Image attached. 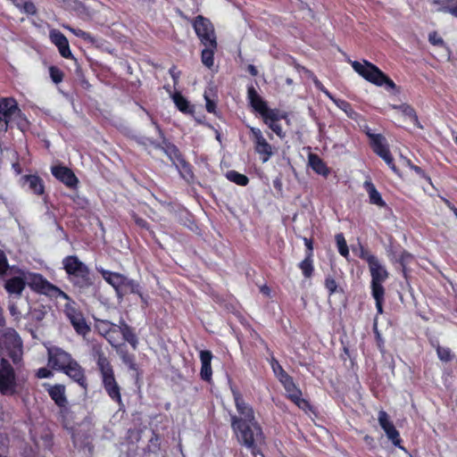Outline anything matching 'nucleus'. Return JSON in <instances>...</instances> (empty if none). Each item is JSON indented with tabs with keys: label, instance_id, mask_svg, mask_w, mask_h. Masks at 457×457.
Returning a JSON list of instances; mask_svg holds the SVG:
<instances>
[{
	"label": "nucleus",
	"instance_id": "nucleus-1",
	"mask_svg": "<svg viewBox=\"0 0 457 457\" xmlns=\"http://www.w3.org/2000/svg\"><path fill=\"white\" fill-rule=\"evenodd\" d=\"M237 413L230 415V427L238 442L253 456L262 454L260 445L265 440L262 428L255 417L253 407L237 387H230Z\"/></svg>",
	"mask_w": 457,
	"mask_h": 457
},
{
	"label": "nucleus",
	"instance_id": "nucleus-2",
	"mask_svg": "<svg viewBox=\"0 0 457 457\" xmlns=\"http://www.w3.org/2000/svg\"><path fill=\"white\" fill-rule=\"evenodd\" d=\"M91 355L96 363L102 386L106 395L118 405H123L121 387L116 379L113 366L103 350L102 345L99 344L93 345Z\"/></svg>",
	"mask_w": 457,
	"mask_h": 457
},
{
	"label": "nucleus",
	"instance_id": "nucleus-3",
	"mask_svg": "<svg viewBox=\"0 0 457 457\" xmlns=\"http://www.w3.org/2000/svg\"><path fill=\"white\" fill-rule=\"evenodd\" d=\"M247 99L253 110L260 114L263 123L278 137L284 138L286 134L279 121L286 119L287 114L277 108H270L253 86L247 88Z\"/></svg>",
	"mask_w": 457,
	"mask_h": 457
},
{
	"label": "nucleus",
	"instance_id": "nucleus-4",
	"mask_svg": "<svg viewBox=\"0 0 457 457\" xmlns=\"http://www.w3.org/2000/svg\"><path fill=\"white\" fill-rule=\"evenodd\" d=\"M63 270L69 281L79 289H87L94 285L89 268L77 255H68L62 259Z\"/></svg>",
	"mask_w": 457,
	"mask_h": 457
},
{
	"label": "nucleus",
	"instance_id": "nucleus-5",
	"mask_svg": "<svg viewBox=\"0 0 457 457\" xmlns=\"http://www.w3.org/2000/svg\"><path fill=\"white\" fill-rule=\"evenodd\" d=\"M351 65L355 72H357L365 80L378 86H385L386 89L396 90V84L386 73H384L378 66L369 61L364 60L363 62L353 61Z\"/></svg>",
	"mask_w": 457,
	"mask_h": 457
},
{
	"label": "nucleus",
	"instance_id": "nucleus-6",
	"mask_svg": "<svg viewBox=\"0 0 457 457\" xmlns=\"http://www.w3.org/2000/svg\"><path fill=\"white\" fill-rule=\"evenodd\" d=\"M359 257L368 263L370 273L371 291H385L383 283L389 278V272L380 260L370 253V251L361 245Z\"/></svg>",
	"mask_w": 457,
	"mask_h": 457
},
{
	"label": "nucleus",
	"instance_id": "nucleus-7",
	"mask_svg": "<svg viewBox=\"0 0 457 457\" xmlns=\"http://www.w3.org/2000/svg\"><path fill=\"white\" fill-rule=\"evenodd\" d=\"M28 285L36 293L43 294L49 297L69 299L68 294L49 282L42 274L30 273Z\"/></svg>",
	"mask_w": 457,
	"mask_h": 457
},
{
	"label": "nucleus",
	"instance_id": "nucleus-8",
	"mask_svg": "<svg viewBox=\"0 0 457 457\" xmlns=\"http://www.w3.org/2000/svg\"><path fill=\"white\" fill-rule=\"evenodd\" d=\"M64 304L63 312L74 328L75 331L81 336H86L90 331V327L87 325L81 311L79 309L77 303L69 295V299Z\"/></svg>",
	"mask_w": 457,
	"mask_h": 457
},
{
	"label": "nucleus",
	"instance_id": "nucleus-9",
	"mask_svg": "<svg viewBox=\"0 0 457 457\" xmlns=\"http://www.w3.org/2000/svg\"><path fill=\"white\" fill-rule=\"evenodd\" d=\"M249 129V137L253 144L254 152L259 155L262 163L267 162L274 154V146L270 144L262 131L256 127H247Z\"/></svg>",
	"mask_w": 457,
	"mask_h": 457
},
{
	"label": "nucleus",
	"instance_id": "nucleus-10",
	"mask_svg": "<svg viewBox=\"0 0 457 457\" xmlns=\"http://www.w3.org/2000/svg\"><path fill=\"white\" fill-rule=\"evenodd\" d=\"M16 373L5 358L0 360V393L3 395H12L16 393Z\"/></svg>",
	"mask_w": 457,
	"mask_h": 457
},
{
	"label": "nucleus",
	"instance_id": "nucleus-11",
	"mask_svg": "<svg viewBox=\"0 0 457 457\" xmlns=\"http://www.w3.org/2000/svg\"><path fill=\"white\" fill-rule=\"evenodd\" d=\"M192 25L195 34L204 46L214 47L218 45L214 27L209 19L198 15L194 19Z\"/></svg>",
	"mask_w": 457,
	"mask_h": 457
},
{
	"label": "nucleus",
	"instance_id": "nucleus-12",
	"mask_svg": "<svg viewBox=\"0 0 457 457\" xmlns=\"http://www.w3.org/2000/svg\"><path fill=\"white\" fill-rule=\"evenodd\" d=\"M145 112L149 116L152 125L154 127L160 138L162 139V143H159L160 146L157 147L156 149L163 151V153L170 158L172 163L176 164L180 161V159L184 158L183 154H181L180 150L176 145L170 142L166 138L162 129L161 128L160 124L156 121V120L153 117V115L150 114L149 112H147L146 110H145Z\"/></svg>",
	"mask_w": 457,
	"mask_h": 457
},
{
	"label": "nucleus",
	"instance_id": "nucleus-13",
	"mask_svg": "<svg viewBox=\"0 0 457 457\" xmlns=\"http://www.w3.org/2000/svg\"><path fill=\"white\" fill-rule=\"evenodd\" d=\"M20 111L18 103L13 97L0 99V132L8 131L10 123Z\"/></svg>",
	"mask_w": 457,
	"mask_h": 457
},
{
	"label": "nucleus",
	"instance_id": "nucleus-14",
	"mask_svg": "<svg viewBox=\"0 0 457 457\" xmlns=\"http://www.w3.org/2000/svg\"><path fill=\"white\" fill-rule=\"evenodd\" d=\"M74 360L72 355L59 346L47 348V365L54 370L62 371Z\"/></svg>",
	"mask_w": 457,
	"mask_h": 457
},
{
	"label": "nucleus",
	"instance_id": "nucleus-15",
	"mask_svg": "<svg viewBox=\"0 0 457 457\" xmlns=\"http://www.w3.org/2000/svg\"><path fill=\"white\" fill-rule=\"evenodd\" d=\"M52 175L66 187L77 190L79 188V180L74 171L62 164L51 166Z\"/></svg>",
	"mask_w": 457,
	"mask_h": 457
},
{
	"label": "nucleus",
	"instance_id": "nucleus-16",
	"mask_svg": "<svg viewBox=\"0 0 457 457\" xmlns=\"http://www.w3.org/2000/svg\"><path fill=\"white\" fill-rule=\"evenodd\" d=\"M81 388L87 390L88 386L85 369L75 359L62 371Z\"/></svg>",
	"mask_w": 457,
	"mask_h": 457
},
{
	"label": "nucleus",
	"instance_id": "nucleus-17",
	"mask_svg": "<svg viewBox=\"0 0 457 457\" xmlns=\"http://www.w3.org/2000/svg\"><path fill=\"white\" fill-rule=\"evenodd\" d=\"M6 349L8 356L13 363L17 364L21 361L22 341L19 334L13 330L6 336Z\"/></svg>",
	"mask_w": 457,
	"mask_h": 457
},
{
	"label": "nucleus",
	"instance_id": "nucleus-18",
	"mask_svg": "<svg viewBox=\"0 0 457 457\" xmlns=\"http://www.w3.org/2000/svg\"><path fill=\"white\" fill-rule=\"evenodd\" d=\"M46 391L50 398L60 408L61 412L68 411L69 402L66 396V387L62 384L47 385Z\"/></svg>",
	"mask_w": 457,
	"mask_h": 457
},
{
	"label": "nucleus",
	"instance_id": "nucleus-19",
	"mask_svg": "<svg viewBox=\"0 0 457 457\" xmlns=\"http://www.w3.org/2000/svg\"><path fill=\"white\" fill-rule=\"evenodd\" d=\"M96 270L104 279V281L113 287L116 295L118 296L120 292H121V287L127 276L120 272L105 270L102 267L96 268Z\"/></svg>",
	"mask_w": 457,
	"mask_h": 457
},
{
	"label": "nucleus",
	"instance_id": "nucleus-20",
	"mask_svg": "<svg viewBox=\"0 0 457 457\" xmlns=\"http://www.w3.org/2000/svg\"><path fill=\"white\" fill-rule=\"evenodd\" d=\"M51 42L58 48L60 54L65 59H73L67 37L59 30L50 32Z\"/></svg>",
	"mask_w": 457,
	"mask_h": 457
},
{
	"label": "nucleus",
	"instance_id": "nucleus-21",
	"mask_svg": "<svg viewBox=\"0 0 457 457\" xmlns=\"http://www.w3.org/2000/svg\"><path fill=\"white\" fill-rule=\"evenodd\" d=\"M366 135L370 139V145L373 152L380 158L384 154L390 152L386 137L382 134H375L370 129L366 131Z\"/></svg>",
	"mask_w": 457,
	"mask_h": 457
},
{
	"label": "nucleus",
	"instance_id": "nucleus-22",
	"mask_svg": "<svg viewBox=\"0 0 457 457\" xmlns=\"http://www.w3.org/2000/svg\"><path fill=\"white\" fill-rule=\"evenodd\" d=\"M199 357L201 361L200 378L205 382H211L212 379V353L209 350H203L200 352Z\"/></svg>",
	"mask_w": 457,
	"mask_h": 457
},
{
	"label": "nucleus",
	"instance_id": "nucleus-23",
	"mask_svg": "<svg viewBox=\"0 0 457 457\" xmlns=\"http://www.w3.org/2000/svg\"><path fill=\"white\" fill-rule=\"evenodd\" d=\"M27 282L22 277H12L5 280L4 287L9 294V296H20L25 289Z\"/></svg>",
	"mask_w": 457,
	"mask_h": 457
},
{
	"label": "nucleus",
	"instance_id": "nucleus-24",
	"mask_svg": "<svg viewBox=\"0 0 457 457\" xmlns=\"http://www.w3.org/2000/svg\"><path fill=\"white\" fill-rule=\"evenodd\" d=\"M324 94L340 109L346 116L353 120H358L361 114L357 112L352 106V104L344 99L335 97L328 90H324Z\"/></svg>",
	"mask_w": 457,
	"mask_h": 457
},
{
	"label": "nucleus",
	"instance_id": "nucleus-25",
	"mask_svg": "<svg viewBox=\"0 0 457 457\" xmlns=\"http://www.w3.org/2000/svg\"><path fill=\"white\" fill-rule=\"evenodd\" d=\"M24 183L28 185L29 191L41 196L45 195V183L43 179L37 174H29L22 177Z\"/></svg>",
	"mask_w": 457,
	"mask_h": 457
},
{
	"label": "nucleus",
	"instance_id": "nucleus-26",
	"mask_svg": "<svg viewBox=\"0 0 457 457\" xmlns=\"http://www.w3.org/2000/svg\"><path fill=\"white\" fill-rule=\"evenodd\" d=\"M28 305L25 300L20 296H8V310L15 321H20L22 318V312Z\"/></svg>",
	"mask_w": 457,
	"mask_h": 457
},
{
	"label": "nucleus",
	"instance_id": "nucleus-27",
	"mask_svg": "<svg viewBox=\"0 0 457 457\" xmlns=\"http://www.w3.org/2000/svg\"><path fill=\"white\" fill-rule=\"evenodd\" d=\"M308 163L313 171L324 178L330 174V169L327 163L316 154H310L308 155Z\"/></svg>",
	"mask_w": 457,
	"mask_h": 457
},
{
	"label": "nucleus",
	"instance_id": "nucleus-28",
	"mask_svg": "<svg viewBox=\"0 0 457 457\" xmlns=\"http://www.w3.org/2000/svg\"><path fill=\"white\" fill-rule=\"evenodd\" d=\"M363 187L369 195L370 203L378 207H386V203L382 198L380 193L377 190L370 179L363 182Z\"/></svg>",
	"mask_w": 457,
	"mask_h": 457
},
{
	"label": "nucleus",
	"instance_id": "nucleus-29",
	"mask_svg": "<svg viewBox=\"0 0 457 457\" xmlns=\"http://www.w3.org/2000/svg\"><path fill=\"white\" fill-rule=\"evenodd\" d=\"M120 332L122 335L123 339L128 342L134 350L137 349L138 345L137 337L134 331V328L128 325L125 320L120 321Z\"/></svg>",
	"mask_w": 457,
	"mask_h": 457
},
{
	"label": "nucleus",
	"instance_id": "nucleus-30",
	"mask_svg": "<svg viewBox=\"0 0 457 457\" xmlns=\"http://www.w3.org/2000/svg\"><path fill=\"white\" fill-rule=\"evenodd\" d=\"M279 382L287 392V398L290 401H292L294 397L303 395L301 389L295 385L291 376H288L283 380L281 379Z\"/></svg>",
	"mask_w": 457,
	"mask_h": 457
},
{
	"label": "nucleus",
	"instance_id": "nucleus-31",
	"mask_svg": "<svg viewBox=\"0 0 457 457\" xmlns=\"http://www.w3.org/2000/svg\"><path fill=\"white\" fill-rule=\"evenodd\" d=\"M178 169L180 176L187 182L193 181L195 174L192 165L185 159H180L179 162L174 164Z\"/></svg>",
	"mask_w": 457,
	"mask_h": 457
},
{
	"label": "nucleus",
	"instance_id": "nucleus-32",
	"mask_svg": "<svg viewBox=\"0 0 457 457\" xmlns=\"http://www.w3.org/2000/svg\"><path fill=\"white\" fill-rule=\"evenodd\" d=\"M394 108L400 110L404 116L409 117L411 119V120L412 121V123L417 128H419V129L423 128L419 120V117L417 115L415 109L411 105H410L408 104H402L400 105L395 106Z\"/></svg>",
	"mask_w": 457,
	"mask_h": 457
},
{
	"label": "nucleus",
	"instance_id": "nucleus-33",
	"mask_svg": "<svg viewBox=\"0 0 457 457\" xmlns=\"http://www.w3.org/2000/svg\"><path fill=\"white\" fill-rule=\"evenodd\" d=\"M140 285L134 279L126 277L121 292L118 295V298H123L128 294H139Z\"/></svg>",
	"mask_w": 457,
	"mask_h": 457
},
{
	"label": "nucleus",
	"instance_id": "nucleus-34",
	"mask_svg": "<svg viewBox=\"0 0 457 457\" xmlns=\"http://www.w3.org/2000/svg\"><path fill=\"white\" fill-rule=\"evenodd\" d=\"M21 12L35 15L37 12L36 5L30 0H9Z\"/></svg>",
	"mask_w": 457,
	"mask_h": 457
},
{
	"label": "nucleus",
	"instance_id": "nucleus-35",
	"mask_svg": "<svg viewBox=\"0 0 457 457\" xmlns=\"http://www.w3.org/2000/svg\"><path fill=\"white\" fill-rule=\"evenodd\" d=\"M173 101L176 107L183 113L189 114L193 113L194 108L190 105L187 99L183 96L180 93H175L173 96Z\"/></svg>",
	"mask_w": 457,
	"mask_h": 457
},
{
	"label": "nucleus",
	"instance_id": "nucleus-36",
	"mask_svg": "<svg viewBox=\"0 0 457 457\" xmlns=\"http://www.w3.org/2000/svg\"><path fill=\"white\" fill-rule=\"evenodd\" d=\"M414 260V256L406 250H402L398 258L395 261L402 268L403 276L407 278V266Z\"/></svg>",
	"mask_w": 457,
	"mask_h": 457
},
{
	"label": "nucleus",
	"instance_id": "nucleus-37",
	"mask_svg": "<svg viewBox=\"0 0 457 457\" xmlns=\"http://www.w3.org/2000/svg\"><path fill=\"white\" fill-rule=\"evenodd\" d=\"M205 48L202 50L201 61L204 66L211 69L214 64V52L217 49V46L214 47L210 46H204Z\"/></svg>",
	"mask_w": 457,
	"mask_h": 457
},
{
	"label": "nucleus",
	"instance_id": "nucleus-38",
	"mask_svg": "<svg viewBox=\"0 0 457 457\" xmlns=\"http://www.w3.org/2000/svg\"><path fill=\"white\" fill-rule=\"evenodd\" d=\"M387 438L392 442L395 446L399 447L400 449L405 450L403 446L401 445L402 439L400 436L399 431L395 428L394 424L383 428Z\"/></svg>",
	"mask_w": 457,
	"mask_h": 457
},
{
	"label": "nucleus",
	"instance_id": "nucleus-39",
	"mask_svg": "<svg viewBox=\"0 0 457 457\" xmlns=\"http://www.w3.org/2000/svg\"><path fill=\"white\" fill-rule=\"evenodd\" d=\"M119 355L122 361V362L128 367L130 370H137V364L136 362L135 354L129 353L128 349H120L119 351Z\"/></svg>",
	"mask_w": 457,
	"mask_h": 457
},
{
	"label": "nucleus",
	"instance_id": "nucleus-40",
	"mask_svg": "<svg viewBox=\"0 0 457 457\" xmlns=\"http://www.w3.org/2000/svg\"><path fill=\"white\" fill-rule=\"evenodd\" d=\"M205 109L209 113H217V96L212 89L204 92Z\"/></svg>",
	"mask_w": 457,
	"mask_h": 457
},
{
	"label": "nucleus",
	"instance_id": "nucleus-41",
	"mask_svg": "<svg viewBox=\"0 0 457 457\" xmlns=\"http://www.w3.org/2000/svg\"><path fill=\"white\" fill-rule=\"evenodd\" d=\"M299 269L304 278H310L314 272L313 257L305 256V258L298 264Z\"/></svg>",
	"mask_w": 457,
	"mask_h": 457
},
{
	"label": "nucleus",
	"instance_id": "nucleus-42",
	"mask_svg": "<svg viewBox=\"0 0 457 457\" xmlns=\"http://www.w3.org/2000/svg\"><path fill=\"white\" fill-rule=\"evenodd\" d=\"M226 178L229 181H231L238 186H242V187L247 186L249 183V179L247 176H245V174L239 173L238 171L234 170H228L226 173Z\"/></svg>",
	"mask_w": 457,
	"mask_h": 457
},
{
	"label": "nucleus",
	"instance_id": "nucleus-43",
	"mask_svg": "<svg viewBox=\"0 0 457 457\" xmlns=\"http://www.w3.org/2000/svg\"><path fill=\"white\" fill-rule=\"evenodd\" d=\"M100 326L104 331V335L106 339L112 343V334L120 332V325H116L109 320H101Z\"/></svg>",
	"mask_w": 457,
	"mask_h": 457
},
{
	"label": "nucleus",
	"instance_id": "nucleus-44",
	"mask_svg": "<svg viewBox=\"0 0 457 457\" xmlns=\"http://www.w3.org/2000/svg\"><path fill=\"white\" fill-rule=\"evenodd\" d=\"M270 366H271V369L275 374V376L277 377V378L278 379V381H281V379H285L286 378H287L288 376H290L284 369L283 367L279 364V362L278 361V360L274 357V356H271V360H270Z\"/></svg>",
	"mask_w": 457,
	"mask_h": 457
},
{
	"label": "nucleus",
	"instance_id": "nucleus-45",
	"mask_svg": "<svg viewBox=\"0 0 457 457\" xmlns=\"http://www.w3.org/2000/svg\"><path fill=\"white\" fill-rule=\"evenodd\" d=\"M12 122H14L17 129L22 132H25L29 127V122L28 120L26 115L21 112V110L13 118Z\"/></svg>",
	"mask_w": 457,
	"mask_h": 457
},
{
	"label": "nucleus",
	"instance_id": "nucleus-46",
	"mask_svg": "<svg viewBox=\"0 0 457 457\" xmlns=\"http://www.w3.org/2000/svg\"><path fill=\"white\" fill-rule=\"evenodd\" d=\"M336 242L338 248V253L345 258L349 256V249L345 238L342 233L336 235Z\"/></svg>",
	"mask_w": 457,
	"mask_h": 457
},
{
	"label": "nucleus",
	"instance_id": "nucleus-47",
	"mask_svg": "<svg viewBox=\"0 0 457 457\" xmlns=\"http://www.w3.org/2000/svg\"><path fill=\"white\" fill-rule=\"evenodd\" d=\"M436 353H437V356L438 358L442 361H450L453 360V354L452 353V351L450 348L448 347H443L441 345H439L438 344L436 345Z\"/></svg>",
	"mask_w": 457,
	"mask_h": 457
},
{
	"label": "nucleus",
	"instance_id": "nucleus-48",
	"mask_svg": "<svg viewBox=\"0 0 457 457\" xmlns=\"http://www.w3.org/2000/svg\"><path fill=\"white\" fill-rule=\"evenodd\" d=\"M371 295L375 300L378 314H382L383 303L385 301V291H371Z\"/></svg>",
	"mask_w": 457,
	"mask_h": 457
},
{
	"label": "nucleus",
	"instance_id": "nucleus-49",
	"mask_svg": "<svg viewBox=\"0 0 457 457\" xmlns=\"http://www.w3.org/2000/svg\"><path fill=\"white\" fill-rule=\"evenodd\" d=\"M49 75L54 84L61 83L64 78V72L60 68L54 65L49 67Z\"/></svg>",
	"mask_w": 457,
	"mask_h": 457
},
{
	"label": "nucleus",
	"instance_id": "nucleus-50",
	"mask_svg": "<svg viewBox=\"0 0 457 457\" xmlns=\"http://www.w3.org/2000/svg\"><path fill=\"white\" fill-rule=\"evenodd\" d=\"M443 12H448L457 18V0H447L440 8Z\"/></svg>",
	"mask_w": 457,
	"mask_h": 457
},
{
	"label": "nucleus",
	"instance_id": "nucleus-51",
	"mask_svg": "<svg viewBox=\"0 0 457 457\" xmlns=\"http://www.w3.org/2000/svg\"><path fill=\"white\" fill-rule=\"evenodd\" d=\"M324 287L328 290V295H332L333 294H335L337 292L338 285H337V282L336 281L335 278L328 275L325 278Z\"/></svg>",
	"mask_w": 457,
	"mask_h": 457
},
{
	"label": "nucleus",
	"instance_id": "nucleus-52",
	"mask_svg": "<svg viewBox=\"0 0 457 457\" xmlns=\"http://www.w3.org/2000/svg\"><path fill=\"white\" fill-rule=\"evenodd\" d=\"M373 332H374V335H375L377 347L379 350V352L383 354L386 352L385 341H384L380 332L378 329L377 322H375L374 325H373Z\"/></svg>",
	"mask_w": 457,
	"mask_h": 457
},
{
	"label": "nucleus",
	"instance_id": "nucleus-53",
	"mask_svg": "<svg viewBox=\"0 0 457 457\" xmlns=\"http://www.w3.org/2000/svg\"><path fill=\"white\" fill-rule=\"evenodd\" d=\"M71 31L76 37L83 39L84 41H87V42H89V43H94L95 42L94 36L91 33H89V32H87V31L82 30L80 29H71Z\"/></svg>",
	"mask_w": 457,
	"mask_h": 457
},
{
	"label": "nucleus",
	"instance_id": "nucleus-54",
	"mask_svg": "<svg viewBox=\"0 0 457 457\" xmlns=\"http://www.w3.org/2000/svg\"><path fill=\"white\" fill-rule=\"evenodd\" d=\"M46 314V312L45 310V306L41 305L38 308H34L29 312V315L31 316V319L37 322H39L44 320L45 316Z\"/></svg>",
	"mask_w": 457,
	"mask_h": 457
},
{
	"label": "nucleus",
	"instance_id": "nucleus-55",
	"mask_svg": "<svg viewBox=\"0 0 457 457\" xmlns=\"http://www.w3.org/2000/svg\"><path fill=\"white\" fill-rule=\"evenodd\" d=\"M291 402L294 403L298 408H300L303 411H306L312 410V405L310 402L303 398L302 395L294 397V399Z\"/></svg>",
	"mask_w": 457,
	"mask_h": 457
},
{
	"label": "nucleus",
	"instance_id": "nucleus-56",
	"mask_svg": "<svg viewBox=\"0 0 457 457\" xmlns=\"http://www.w3.org/2000/svg\"><path fill=\"white\" fill-rule=\"evenodd\" d=\"M378 420L382 429L393 424L387 412L384 410L378 411Z\"/></svg>",
	"mask_w": 457,
	"mask_h": 457
},
{
	"label": "nucleus",
	"instance_id": "nucleus-57",
	"mask_svg": "<svg viewBox=\"0 0 457 457\" xmlns=\"http://www.w3.org/2000/svg\"><path fill=\"white\" fill-rule=\"evenodd\" d=\"M135 141L138 144V145H152L154 146V148H157L159 147V142L154 140L153 138H150V137H135Z\"/></svg>",
	"mask_w": 457,
	"mask_h": 457
},
{
	"label": "nucleus",
	"instance_id": "nucleus-58",
	"mask_svg": "<svg viewBox=\"0 0 457 457\" xmlns=\"http://www.w3.org/2000/svg\"><path fill=\"white\" fill-rule=\"evenodd\" d=\"M408 165L411 168V170H412L420 178H423L428 181L431 180L430 177L428 176V174L425 172V170L422 168H420L418 165L413 164L410 160L408 161Z\"/></svg>",
	"mask_w": 457,
	"mask_h": 457
},
{
	"label": "nucleus",
	"instance_id": "nucleus-59",
	"mask_svg": "<svg viewBox=\"0 0 457 457\" xmlns=\"http://www.w3.org/2000/svg\"><path fill=\"white\" fill-rule=\"evenodd\" d=\"M381 158L385 161V162L389 166V168L395 174L399 175V170L395 166L394 158H393V156H392L390 152H388L387 154H384V156H382Z\"/></svg>",
	"mask_w": 457,
	"mask_h": 457
},
{
	"label": "nucleus",
	"instance_id": "nucleus-60",
	"mask_svg": "<svg viewBox=\"0 0 457 457\" xmlns=\"http://www.w3.org/2000/svg\"><path fill=\"white\" fill-rule=\"evenodd\" d=\"M9 270L7 257L4 251L0 250V275H4Z\"/></svg>",
	"mask_w": 457,
	"mask_h": 457
},
{
	"label": "nucleus",
	"instance_id": "nucleus-61",
	"mask_svg": "<svg viewBox=\"0 0 457 457\" xmlns=\"http://www.w3.org/2000/svg\"><path fill=\"white\" fill-rule=\"evenodd\" d=\"M53 376V371L46 367L39 368L36 372V377L37 378H50Z\"/></svg>",
	"mask_w": 457,
	"mask_h": 457
},
{
	"label": "nucleus",
	"instance_id": "nucleus-62",
	"mask_svg": "<svg viewBox=\"0 0 457 457\" xmlns=\"http://www.w3.org/2000/svg\"><path fill=\"white\" fill-rule=\"evenodd\" d=\"M303 243L306 247L305 256L313 257V240L312 238L303 237Z\"/></svg>",
	"mask_w": 457,
	"mask_h": 457
},
{
	"label": "nucleus",
	"instance_id": "nucleus-63",
	"mask_svg": "<svg viewBox=\"0 0 457 457\" xmlns=\"http://www.w3.org/2000/svg\"><path fill=\"white\" fill-rule=\"evenodd\" d=\"M134 221L141 228H145L146 230H148L150 228L149 223L145 219H143V218L135 216L134 217Z\"/></svg>",
	"mask_w": 457,
	"mask_h": 457
},
{
	"label": "nucleus",
	"instance_id": "nucleus-64",
	"mask_svg": "<svg viewBox=\"0 0 457 457\" xmlns=\"http://www.w3.org/2000/svg\"><path fill=\"white\" fill-rule=\"evenodd\" d=\"M445 205L453 212L454 216L457 218V208L449 200L444 199Z\"/></svg>",
	"mask_w": 457,
	"mask_h": 457
}]
</instances>
